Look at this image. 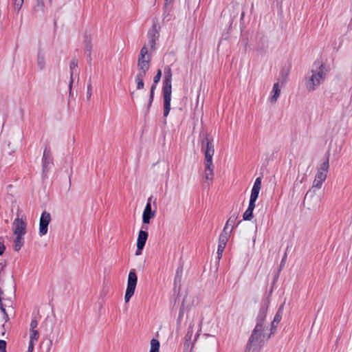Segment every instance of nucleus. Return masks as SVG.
<instances>
[{"label":"nucleus","instance_id":"nucleus-1","mask_svg":"<svg viewBox=\"0 0 352 352\" xmlns=\"http://www.w3.org/2000/svg\"><path fill=\"white\" fill-rule=\"evenodd\" d=\"M267 311L262 309L256 318V326L249 338L245 352H259L266 342L274 333L272 328L265 322Z\"/></svg>","mask_w":352,"mask_h":352},{"label":"nucleus","instance_id":"nucleus-2","mask_svg":"<svg viewBox=\"0 0 352 352\" xmlns=\"http://www.w3.org/2000/svg\"><path fill=\"white\" fill-rule=\"evenodd\" d=\"M329 72L328 67L323 63H315L310 76H307L305 81V87L309 92L317 89L326 78Z\"/></svg>","mask_w":352,"mask_h":352},{"label":"nucleus","instance_id":"nucleus-3","mask_svg":"<svg viewBox=\"0 0 352 352\" xmlns=\"http://www.w3.org/2000/svg\"><path fill=\"white\" fill-rule=\"evenodd\" d=\"M163 100H164V116L167 117L170 110V102L172 96V72L167 66L164 69V78L163 80Z\"/></svg>","mask_w":352,"mask_h":352},{"label":"nucleus","instance_id":"nucleus-4","mask_svg":"<svg viewBox=\"0 0 352 352\" xmlns=\"http://www.w3.org/2000/svg\"><path fill=\"white\" fill-rule=\"evenodd\" d=\"M0 309L3 314L5 321L8 322L9 315L14 313L13 300L12 296L6 297L1 289H0Z\"/></svg>","mask_w":352,"mask_h":352},{"label":"nucleus","instance_id":"nucleus-5","mask_svg":"<svg viewBox=\"0 0 352 352\" xmlns=\"http://www.w3.org/2000/svg\"><path fill=\"white\" fill-rule=\"evenodd\" d=\"M329 164L328 159L322 162L318 168L315 178L313 182L312 188L320 189L323 182L326 180Z\"/></svg>","mask_w":352,"mask_h":352},{"label":"nucleus","instance_id":"nucleus-6","mask_svg":"<svg viewBox=\"0 0 352 352\" xmlns=\"http://www.w3.org/2000/svg\"><path fill=\"white\" fill-rule=\"evenodd\" d=\"M138 283V276L135 270H131L128 275L127 286L124 295V302H129L130 299L134 295L135 290Z\"/></svg>","mask_w":352,"mask_h":352},{"label":"nucleus","instance_id":"nucleus-7","mask_svg":"<svg viewBox=\"0 0 352 352\" xmlns=\"http://www.w3.org/2000/svg\"><path fill=\"white\" fill-rule=\"evenodd\" d=\"M201 147L204 154V161L212 160L214 154L213 139L206 135L201 141Z\"/></svg>","mask_w":352,"mask_h":352},{"label":"nucleus","instance_id":"nucleus-8","mask_svg":"<svg viewBox=\"0 0 352 352\" xmlns=\"http://www.w3.org/2000/svg\"><path fill=\"white\" fill-rule=\"evenodd\" d=\"M52 220L49 212L44 211L42 212L39 220L38 233L41 236L47 234L48 232V226Z\"/></svg>","mask_w":352,"mask_h":352},{"label":"nucleus","instance_id":"nucleus-9","mask_svg":"<svg viewBox=\"0 0 352 352\" xmlns=\"http://www.w3.org/2000/svg\"><path fill=\"white\" fill-rule=\"evenodd\" d=\"M26 221L21 218H16L12 226L14 236H25L26 234Z\"/></svg>","mask_w":352,"mask_h":352},{"label":"nucleus","instance_id":"nucleus-10","mask_svg":"<svg viewBox=\"0 0 352 352\" xmlns=\"http://www.w3.org/2000/svg\"><path fill=\"white\" fill-rule=\"evenodd\" d=\"M36 65L38 71H43L47 67V52L42 48L37 51Z\"/></svg>","mask_w":352,"mask_h":352},{"label":"nucleus","instance_id":"nucleus-11","mask_svg":"<svg viewBox=\"0 0 352 352\" xmlns=\"http://www.w3.org/2000/svg\"><path fill=\"white\" fill-rule=\"evenodd\" d=\"M38 325V322L37 320L34 318L31 320V322L30 324V329H29V341L30 342H38L39 337H40V334H39V332L37 329Z\"/></svg>","mask_w":352,"mask_h":352},{"label":"nucleus","instance_id":"nucleus-12","mask_svg":"<svg viewBox=\"0 0 352 352\" xmlns=\"http://www.w3.org/2000/svg\"><path fill=\"white\" fill-rule=\"evenodd\" d=\"M155 210H152L151 199H149L142 214L143 224H149L151 219L155 217Z\"/></svg>","mask_w":352,"mask_h":352},{"label":"nucleus","instance_id":"nucleus-13","mask_svg":"<svg viewBox=\"0 0 352 352\" xmlns=\"http://www.w3.org/2000/svg\"><path fill=\"white\" fill-rule=\"evenodd\" d=\"M261 188V179L257 177L254 181L253 187L252 188L250 203L255 204L256 199H258L260 190Z\"/></svg>","mask_w":352,"mask_h":352},{"label":"nucleus","instance_id":"nucleus-14","mask_svg":"<svg viewBox=\"0 0 352 352\" xmlns=\"http://www.w3.org/2000/svg\"><path fill=\"white\" fill-rule=\"evenodd\" d=\"M214 164L212 160L204 161V177L207 181H212L214 179Z\"/></svg>","mask_w":352,"mask_h":352},{"label":"nucleus","instance_id":"nucleus-15","mask_svg":"<svg viewBox=\"0 0 352 352\" xmlns=\"http://www.w3.org/2000/svg\"><path fill=\"white\" fill-rule=\"evenodd\" d=\"M151 60V59H138L137 74H141L146 76V74L150 69Z\"/></svg>","mask_w":352,"mask_h":352},{"label":"nucleus","instance_id":"nucleus-16","mask_svg":"<svg viewBox=\"0 0 352 352\" xmlns=\"http://www.w3.org/2000/svg\"><path fill=\"white\" fill-rule=\"evenodd\" d=\"M281 92V86L278 82H275L269 96V101L272 104L277 102Z\"/></svg>","mask_w":352,"mask_h":352},{"label":"nucleus","instance_id":"nucleus-17","mask_svg":"<svg viewBox=\"0 0 352 352\" xmlns=\"http://www.w3.org/2000/svg\"><path fill=\"white\" fill-rule=\"evenodd\" d=\"M43 163V173H46L51 167L52 164V159L51 157L50 151L45 148L43 152V155L42 158Z\"/></svg>","mask_w":352,"mask_h":352},{"label":"nucleus","instance_id":"nucleus-18","mask_svg":"<svg viewBox=\"0 0 352 352\" xmlns=\"http://www.w3.org/2000/svg\"><path fill=\"white\" fill-rule=\"evenodd\" d=\"M148 44L146 45L148 47V48H150V50H153L155 48L156 41L158 38V36L157 35V32L154 30L149 32L148 33Z\"/></svg>","mask_w":352,"mask_h":352},{"label":"nucleus","instance_id":"nucleus-19","mask_svg":"<svg viewBox=\"0 0 352 352\" xmlns=\"http://www.w3.org/2000/svg\"><path fill=\"white\" fill-rule=\"evenodd\" d=\"M255 208V204L249 203V206L247 208V210L245 211V212L243 214V220L245 221H250L253 217V211Z\"/></svg>","mask_w":352,"mask_h":352},{"label":"nucleus","instance_id":"nucleus-20","mask_svg":"<svg viewBox=\"0 0 352 352\" xmlns=\"http://www.w3.org/2000/svg\"><path fill=\"white\" fill-rule=\"evenodd\" d=\"M24 244V236H15L13 248L14 251L19 252Z\"/></svg>","mask_w":352,"mask_h":352},{"label":"nucleus","instance_id":"nucleus-21","mask_svg":"<svg viewBox=\"0 0 352 352\" xmlns=\"http://www.w3.org/2000/svg\"><path fill=\"white\" fill-rule=\"evenodd\" d=\"M147 238L148 232L144 230H140L137 240V245L144 247Z\"/></svg>","mask_w":352,"mask_h":352},{"label":"nucleus","instance_id":"nucleus-22","mask_svg":"<svg viewBox=\"0 0 352 352\" xmlns=\"http://www.w3.org/2000/svg\"><path fill=\"white\" fill-rule=\"evenodd\" d=\"M149 51H151L150 48L146 45H144L140 50L138 59H151Z\"/></svg>","mask_w":352,"mask_h":352},{"label":"nucleus","instance_id":"nucleus-23","mask_svg":"<svg viewBox=\"0 0 352 352\" xmlns=\"http://www.w3.org/2000/svg\"><path fill=\"white\" fill-rule=\"evenodd\" d=\"M145 75H142L141 74H136V75L135 76L134 80L136 84L137 89L140 90L144 89V79L145 78Z\"/></svg>","mask_w":352,"mask_h":352},{"label":"nucleus","instance_id":"nucleus-24","mask_svg":"<svg viewBox=\"0 0 352 352\" xmlns=\"http://www.w3.org/2000/svg\"><path fill=\"white\" fill-rule=\"evenodd\" d=\"M307 179V176L305 173H298L295 182H294V190L298 188L300 184H303Z\"/></svg>","mask_w":352,"mask_h":352},{"label":"nucleus","instance_id":"nucleus-25","mask_svg":"<svg viewBox=\"0 0 352 352\" xmlns=\"http://www.w3.org/2000/svg\"><path fill=\"white\" fill-rule=\"evenodd\" d=\"M160 343L157 339L153 338L150 341L149 352H160Z\"/></svg>","mask_w":352,"mask_h":352},{"label":"nucleus","instance_id":"nucleus-26","mask_svg":"<svg viewBox=\"0 0 352 352\" xmlns=\"http://www.w3.org/2000/svg\"><path fill=\"white\" fill-rule=\"evenodd\" d=\"M235 218L234 217H230L229 219L226 221V225L223 228V230L226 231H230V232L232 231L234 224H235Z\"/></svg>","mask_w":352,"mask_h":352},{"label":"nucleus","instance_id":"nucleus-27","mask_svg":"<svg viewBox=\"0 0 352 352\" xmlns=\"http://www.w3.org/2000/svg\"><path fill=\"white\" fill-rule=\"evenodd\" d=\"M230 233V231H226L223 230L222 232L219 236V241L227 244Z\"/></svg>","mask_w":352,"mask_h":352},{"label":"nucleus","instance_id":"nucleus-28","mask_svg":"<svg viewBox=\"0 0 352 352\" xmlns=\"http://www.w3.org/2000/svg\"><path fill=\"white\" fill-rule=\"evenodd\" d=\"M69 67H70V70H71V81H70L69 87L71 88L72 82H73L74 72V70L76 69L78 67L77 61L76 60H72V62L70 63Z\"/></svg>","mask_w":352,"mask_h":352},{"label":"nucleus","instance_id":"nucleus-29","mask_svg":"<svg viewBox=\"0 0 352 352\" xmlns=\"http://www.w3.org/2000/svg\"><path fill=\"white\" fill-rule=\"evenodd\" d=\"M23 2L24 0H12L14 10L19 12L22 8Z\"/></svg>","mask_w":352,"mask_h":352},{"label":"nucleus","instance_id":"nucleus-30","mask_svg":"<svg viewBox=\"0 0 352 352\" xmlns=\"http://www.w3.org/2000/svg\"><path fill=\"white\" fill-rule=\"evenodd\" d=\"M226 246V244L219 241L217 252V258L219 260H220L221 258L222 254H223V252Z\"/></svg>","mask_w":352,"mask_h":352},{"label":"nucleus","instance_id":"nucleus-31","mask_svg":"<svg viewBox=\"0 0 352 352\" xmlns=\"http://www.w3.org/2000/svg\"><path fill=\"white\" fill-rule=\"evenodd\" d=\"M281 313L280 311H278L276 314L275 315L274 318V320L272 322V327L270 328H274L275 327V324H278L280 320H281Z\"/></svg>","mask_w":352,"mask_h":352},{"label":"nucleus","instance_id":"nucleus-32","mask_svg":"<svg viewBox=\"0 0 352 352\" xmlns=\"http://www.w3.org/2000/svg\"><path fill=\"white\" fill-rule=\"evenodd\" d=\"M161 77H162V71H161V69H158L156 75L153 78L154 84H157L160 82Z\"/></svg>","mask_w":352,"mask_h":352},{"label":"nucleus","instance_id":"nucleus-33","mask_svg":"<svg viewBox=\"0 0 352 352\" xmlns=\"http://www.w3.org/2000/svg\"><path fill=\"white\" fill-rule=\"evenodd\" d=\"M0 352H6V342L0 340Z\"/></svg>","mask_w":352,"mask_h":352},{"label":"nucleus","instance_id":"nucleus-34","mask_svg":"<svg viewBox=\"0 0 352 352\" xmlns=\"http://www.w3.org/2000/svg\"><path fill=\"white\" fill-rule=\"evenodd\" d=\"M36 342H30L28 347V351L27 352H33L34 349V345Z\"/></svg>","mask_w":352,"mask_h":352},{"label":"nucleus","instance_id":"nucleus-35","mask_svg":"<svg viewBox=\"0 0 352 352\" xmlns=\"http://www.w3.org/2000/svg\"><path fill=\"white\" fill-rule=\"evenodd\" d=\"M143 248H144V246L137 245V250L135 251V255L136 256L140 255L142 254V251Z\"/></svg>","mask_w":352,"mask_h":352},{"label":"nucleus","instance_id":"nucleus-36","mask_svg":"<svg viewBox=\"0 0 352 352\" xmlns=\"http://www.w3.org/2000/svg\"><path fill=\"white\" fill-rule=\"evenodd\" d=\"M91 90H92L91 85L89 84L87 86V97L88 98H89L91 96Z\"/></svg>","mask_w":352,"mask_h":352},{"label":"nucleus","instance_id":"nucleus-37","mask_svg":"<svg viewBox=\"0 0 352 352\" xmlns=\"http://www.w3.org/2000/svg\"><path fill=\"white\" fill-rule=\"evenodd\" d=\"M155 89V86L153 85L151 89L150 103L153 101Z\"/></svg>","mask_w":352,"mask_h":352},{"label":"nucleus","instance_id":"nucleus-38","mask_svg":"<svg viewBox=\"0 0 352 352\" xmlns=\"http://www.w3.org/2000/svg\"><path fill=\"white\" fill-rule=\"evenodd\" d=\"M5 250V246L3 243H0V255L3 254Z\"/></svg>","mask_w":352,"mask_h":352},{"label":"nucleus","instance_id":"nucleus-39","mask_svg":"<svg viewBox=\"0 0 352 352\" xmlns=\"http://www.w3.org/2000/svg\"><path fill=\"white\" fill-rule=\"evenodd\" d=\"M52 341L50 342V344H48L46 350H45V352H50L51 351V348H52Z\"/></svg>","mask_w":352,"mask_h":352},{"label":"nucleus","instance_id":"nucleus-40","mask_svg":"<svg viewBox=\"0 0 352 352\" xmlns=\"http://www.w3.org/2000/svg\"><path fill=\"white\" fill-rule=\"evenodd\" d=\"M205 324H206L205 321H204V320H201V325L202 327H204V326H205Z\"/></svg>","mask_w":352,"mask_h":352},{"label":"nucleus","instance_id":"nucleus-41","mask_svg":"<svg viewBox=\"0 0 352 352\" xmlns=\"http://www.w3.org/2000/svg\"><path fill=\"white\" fill-rule=\"evenodd\" d=\"M166 3H169L171 2V0H165Z\"/></svg>","mask_w":352,"mask_h":352}]
</instances>
